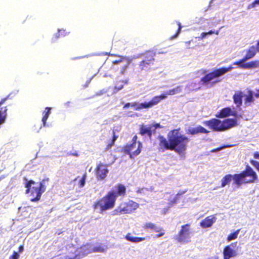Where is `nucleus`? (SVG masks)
Listing matches in <instances>:
<instances>
[{
	"mask_svg": "<svg viewBox=\"0 0 259 259\" xmlns=\"http://www.w3.org/2000/svg\"><path fill=\"white\" fill-rule=\"evenodd\" d=\"M123 83H127V81H119L116 83L114 87V94L116 93L123 88Z\"/></svg>",
	"mask_w": 259,
	"mask_h": 259,
	"instance_id": "28",
	"label": "nucleus"
},
{
	"mask_svg": "<svg viewBox=\"0 0 259 259\" xmlns=\"http://www.w3.org/2000/svg\"><path fill=\"white\" fill-rule=\"evenodd\" d=\"M255 93L251 91L248 90L245 94H244V103L247 106L250 105L254 101V97H255Z\"/></svg>",
	"mask_w": 259,
	"mask_h": 259,
	"instance_id": "17",
	"label": "nucleus"
},
{
	"mask_svg": "<svg viewBox=\"0 0 259 259\" xmlns=\"http://www.w3.org/2000/svg\"><path fill=\"white\" fill-rule=\"evenodd\" d=\"M239 232H240V229H238V230H236L235 232H234V233H231L230 235H229L227 237V241L228 242H230L232 240L236 239L238 237Z\"/></svg>",
	"mask_w": 259,
	"mask_h": 259,
	"instance_id": "30",
	"label": "nucleus"
},
{
	"mask_svg": "<svg viewBox=\"0 0 259 259\" xmlns=\"http://www.w3.org/2000/svg\"><path fill=\"white\" fill-rule=\"evenodd\" d=\"M257 178V176L256 172L251 167L247 165L246 169L240 174L226 175L221 180V186L222 187H225L233 180L234 184L239 187L243 183L254 182Z\"/></svg>",
	"mask_w": 259,
	"mask_h": 259,
	"instance_id": "3",
	"label": "nucleus"
},
{
	"mask_svg": "<svg viewBox=\"0 0 259 259\" xmlns=\"http://www.w3.org/2000/svg\"><path fill=\"white\" fill-rule=\"evenodd\" d=\"M125 59H131L130 57L118 56L115 60H112V62L114 64H118L120 63L123 64Z\"/></svg>",
	"mask_w": 259,
	"mask_h": 259,
	"instance_id": "29",
	"label": "nucleus"
},
{
	"mask_svg": "<svg viewBox=\"0 0 259 259\" xmlns=\"http://www.w3.org/2000/svg\"><path fill=\"white\" fill-rule=\"evenodd\" d=\"M70 102H67V103H65V105L66 106H69V104Z\"/></svg>",
	"mask_w": 259,
	"mask_h": 259,
	"instance_id": "60",
	"label": "nucleus"
},
{
	"mask_svg": "<svg viewBox=\"0 0 259 259\" xmlns=\"http://www.w3.org/2000/svg\"><path fill=\"white\" fill-rule=\"evenodd\" d=\"M148 191V189L143 188L139 189L137 191V193L143 194L145 195V194H146L147 191Z\"/></svg>",
	"mask_w": 259,
	"mask_h": 259,
	"instance_id": "34",
	"label": "nucleus"
},
{
	"mask_svg": "<svg viewBox=\"0 0 259 259\" xmlns=\"http://www.w3.org/2000/svg\"><path fill=\"white\" fill-rule=\"evenodd\" d=\"M19 257V254L17 252L14 251L13 254L9 257V259H18Z\"/></svg>",
	"mask_w": 259,
	"mask_h": 259,
	"instance_id": "35",
	"label": "nucleus"
},
{
	"mask_svg": "<svg viewBox=\"0 0 259 259\" xmlns=\"http://www.w3.org/2000/svg\"><path fill=\"white\" fill-rule=\"evenodd\" d=\"M85 179H86V174H84L83 177L81 178V179L79 181V186L80 187H83L85 183Z\"/></svg>",
	"mask_w": 259,
	"mask_h": 259,
	"instance_id": "33",
	"label": "nucleus"
},
{
	"mask_svg": "<svg viewBox=\"0 0 259 259\" xmlns=\"http://www.w3.org/2000/svg\"><path fill=\"white\" fill-rule=\"evenodd\" d=\"M230 115L234 116H237V112L236 111L232 110L230 107H226L222 109L220 112L216 115L217 117H225Z\"/></svg>",
	"mask_w": 259,
	"mask_h": 259,
	"instance_id": "15",
	"label": "nucleus"
},
{
	"mask_svg": "<svg viewBox=\"0 0 259 259\" xmlns=\"http://www.w3.org/2000/svg\"><path fill=\"white\" fill-rule=\"evenodd\" d=\"M192 235L193 233L190 225L186 224L182 226V229L179 234L178 240L180 242H188Z\"/></svg>",
	"mask_w": 259,
	"mask_h": 259,
	"instance_id": "12",
	"label": "nucleus"
},
{
	"mask_svg": "<svg viewBox=\"0 0 259 259\" xmlns=\"http://www.w3.org/2000/svg\"><path fill=\"white\" fill-rule=\"evenodd\" d=\"M236 244L237 242H235L225 247L223 250L224 259H230L237 255V252L233 248Z\"/></svg>",
	"mask_w": 259,
	"mask_h": 259,
	"instance_id": "13",
	"label": "nucleus"
},
{
	"mask_svg": "<svg viewBox=\"0 0 259 259\" xmlns=\"http://www.w3.org/2000/svg\"><path fill=\"white\" fill-rule=\"evenodd\" d=\"M258 62L257 61H252L246 63V61L243 58L239 61L234 62L233 65H238L239 67L242 69H251L255 68L258 66Z\"/></svg>",
	"mask_w": 259,
	"mask_h": 259,
	"instance_id": "14",
	"label": "nucleus"
},
{
	"mask_svg": "<svg viewBox=\"0 0 259 259\" xmlns=\"http://www.w3.org/2000/svg\"><path fill=\"white\" fill-rule=\"evenodd\" d=\"M23 246H20L19 247V251L21 252V251H23Z\"/></svg>",
	"mask_w": 259,
	"mask_h": 259,
	"instance_id": "55",
	"label": "nucleus"
},
{
	"mask_svg": "<svg viewBox=\"0 0 259 259\" xmlns=\"http://www.w3.org/2000/svg\"><path fill=\"white\" fill-rule=\"evenodd\" d=\"M185 44L187 45V46H188L190 44V41H186L185 42Z\"/></svg>",
	"mask_w": 259,
	"mask_h": 259,
	"instance_id": "57",
	"label": "nucleus"
},
{
	"mask_svg": "<svg viewBox=\"0 0 259 259\" xmlns=\"http://www.w3.org/2000/svg\"><path fill=\"white\" fill-rule=\"evenodd\" d=\"M152 126L151 125H142L140 127V134L142 136L147 134L149 138H151L152 136Z\"/></svg>",
	"mask_w": 259,
	"mask_h": 259,
	"instance_id": "19",
	"label": "nucleus"
},
{
	"mask_svg": "<svg viewBox=\"0 0 259 259\" xmlns=\"http://www.w3.org/2000/svg\"><path fill=\"white\" fill-rule=\"evenodd\" d=\"M167 138L168 140L163 136L158 137L159 151L163 152L166 150H174L181 155L186 150L189 139L179 130H174L169 132Z\"/></svg>",
	"mask_w": 259,
	"mask_h": 259,
	"instance_id": "1",
	"label": "nucleus"
},
{
	"mask_svg": "<svg viewBox=\"0 0 259 259\" xmlns=\"http://www.w3.org/2000/svg\"><path fill=\"white\" fill-rule=\"evenodd\" d=\"M126 193L125 187L121 184L115 185L112 190L101 199L94 204L95 209L101 213L104 211L114 207L115 201L118 196H124Z\"/></svg>",
	"mask_w": 259,
	"mask_h": 259,
	"instance_id": "2",
	"label": "nucleus"
},
{
	"mask_svg": "<svg viewBox=\"0 0 259 259\" xmlns=\"http://www.w3.org/2000/svg\"><path fill=\"white\" fill-rule=\"evenodd\" d=\"M233 68H234L232 66H230L228 68H221L218 69H215L212 72L206 74L204 77L201 78V81L203 82L204 83L206 84L208 82L212 80L213 79L218 78L226 73L231 71Z\"/></svg>",
	"mask_w": 259,
	"mask_h": 259,
	"instance_id": "6",
	"label": "nucleus"
},
{
	"mask_svg": "<svg viewBox=\"0 0 259 259\" xmlns=\"http://www.w3.org/2000/svg\"><path fill=\"white\" fill-rule=\"evenodd\" d=\"M196 87V83L195 82H190L185 87V91L186 92L189 93L190 91L194 90V88Z\"/></svg>",
	"mask_w": 259,
	"mask_h": 259,
	"instance_id": "31",
	"label": "nucleus"
},
{
	"mask_svg": "<svg viewBox=\"0 0 259 259\" xmlns=\"http://www.w3.org/2000/svg\"><path fill=\"white\" fill-rule=\"evenodd\" d=\"M142 146V143L138 142V143L126 145L124 147L123 151L125 153L129 155L130 157L132 159L140 153Z\"/></svg>",
	"mask_w": 259,
	"mask_h": 259,
	"instance_id": "7",
	"label": "nucleus"
},
{
	"mask_svg": "<svg viewBox=\"0 0 259 259\" xmlns=\"http://www.w3.org/2000/svg\"><path fill=\"white\" fill-rule=\"evenodd\" d=\"M203 124L215 131H224L237 125V121L234 118H228L221 121L216 118L204 121Z\"/></svg>",
	"mask_w": 259,
	"mask_h": 259,
	"instance_id": "4",
	"label": "nucleus"
},
{
	"mask_svg": "<svg viewBox=\"0 0 259 259\" xmlns=\"http://www.w3.org/2000/svg\"><path fill=\"white\" fill-rule=\"evenodd\" d=\"M177 196H175L171 200H170V205L172 206L173 204H175L177 202Z\"/></svg>",
	"mask_w": 259,
	"mask_h": 259,
	"instance_id": "38",
	"label": "nucleus"
},
{
	"mask_svg": "<svg viewBox=\"0 0 259 259\" xmlns=\"http://www.w3.org/2000/svg\"><path fill=\"white\" fill-rule=\"evenodd\" d=\"M196 127L197 129V130L198 133H201L207 134L209 132L207 130H206L205 128H204L203 127H202L200 125L197 126H196Z\"/></svg>",
	"mask_w": 259,
	"mask_h": 259,
	"instance_id": "32",
	"label": "nucleus"
},
{
	"mask_svg": "<svg viewBox=\"0 0 259 259\" xmlns=\"http://www.w3.org/2000/svg\"><path fill=\"white\" fill-rule=\"evenodd\" d=\"M152 127H155L154 129H155V128H157L159 127L160 126V124H156L155 125H152Z\"/></svg>",
	"mask_w": 259,
	"mask_h": 259,
	"instance_id": "52",
	"label": "nucleus"
},
{
	"mask_svg": "<svg viewBox=\"0 0 259 259\" xmlns=\"http://www.w3.org/2000/svg\"><path fill=\"white\" fill-rule=\"evenodd\" d=\"M137 139V136H135L133 137V140H132L133 143H137V141H136Z\"/></svg>",
	"mask_w": 259,
	"mask_h": 259,
	"instance_id": "46",
	"label": "nucleus"
},
{
	"mask_svg": "<svg viewBox=\"0 0 259 259\" xmlns=\"http://www.w3.org/2000/svg\"><path fill=\"white\" fill-rule=\"evenodd\" d=\"M214 0H211V1L210 2V3H211Z\"/></svg>",
	"mask_w": 259,
	"mask_h": 259,
	"instance_id": "62",
	"label": "nucleus"
},
{
	"mask_svg": "<svg viewBox=\"0 0 259 259\" xmlns=\"http://www.w3.org/2000/svg\"><path fill=\"white\" fill-rule=\"evenodd\" d=\"M139 204L133 200L121 203L119 206V211L123 214L131 213L137 209Z\"/></svg>",
	"mask_w": 259,
	"mask_h": 259,
	"instance_id": "11",
	"label": "nucleus"
},
{
	"mask_svg": "<svg viewBox=\"0 0 259 259\" xmlns=\"http://www.w3.org/2000/svg\"><path fill=\"white\" fill-rule=\"evenodd\" d=\"M51 108H50V107H47L46 108V110L44 112L43 114H44V116L42 117V123H43V126H46V121L49 116V115L50 114V113H51Z\"/></svg>",
	"mask_w": 259,
	"mask_h": 259,
	"instance_id": "27",
	"label": "nucleus"
},
{
	"mask_svg": "<svg viewBox=\"0 0 259 259\" xmlns=\"http://www.w3.org/2000/svg\"><path fill=\"white\" fill-rule=\"evenodd\" d=\"M217 220V218L214 215H210L206 217L200 223V226L203 228L210 227Z\"/></svg>",
	"mask_w": 259,
	"mask_h": 259,
	"instance_id": "16",
	"label": "nucleus"
},
{
	"mask_svg": "<svg viewBox=\"0 0 259 259\" xmlns=\"http://www.w3.org/2000/svg\"><path fill=\"white\" fill-rule=\"evenodd\" d=\"M114 143H112V142L111 143V144H109L107 146V147L106 148V150H108L113 145Z\"/></svg>",
	"mask_w": 259,
	"mask_h": 259,
	"instance_id": "47",
	"label": "nucleus"
},
{
	"mask_svg": "<svg viewBox=\"0 0 259 259\" xmlns=\"http://www.w3.org/2000/svg\"><path fill=\"white\" fill-rule=\"evenodd\" d=\"M59 35H58L57 34L56 35V38H59Z\"/></svg>",
	"mask_w": 259,
	"mask_h": 259,
	"instance_id": "61",
	"label": "nucleus"
},
{
	"mask_svg": "<svg viewBox=\"0 0 259 259\" xmlns=\"http://www.w3.org/2000/svg\"><path fill=\"white\" fill-rule=\"evenodd\" d=\"M106 92H107L105 90H103L101 91L100 92L97 93V95L99 96V95H101L103 94L104 93H106Z\"/></svg>",
	"mask_w": 259,
	"mask_h": 259,
	"instance_id": "45",
	"label": "nucleus"
},
{
	"mask_svg": "<svg viewBox=\"0 0 259 259\" xmlns=\"http://www.w3.org/2000/svg\"><path fill=\"white\" fill-rule=\"evenodd\" d=\"M93 252V244H87L76 250L75 256L71 257L67 256H66V259H80Z\"/></svg>",
	"mask_w": 259,
	"mask_h": 259,
	"instance_id": "8",
	"label": "nucleus"
},
{
	"mask_svg": "<svg viewBox=\"0 0 259 259\" xmlns=\"http://www.w3.org/2000/svg\"><path fill=\"white\" fill-rule=\"evenodd\" d=\"M143 227L145 229H150L155 232H159L162 231V228L160 226L151 222L146 223Z\"/></svg>",
	"mask_w": 259,
	"mask_h": 259,
	"instance_id": "21",
	"label": "nucleus"
},
{
	"mask_svg": "<svg viewBox=\"0 0 259 259\" xmlns=\"http://www.w3.org/2000/svg\"><path fill=\"white\" fill-rule=\"evenodd\" d=\"M256 50L257 52H259V41H258V42L257 44Z\"/></svg>",
	"mask_w": 259,
	"mask_h": 259,
	"instance_id": "54",
	"label": "nucleus"
},
{
	"mask_svg": "<svg viewBox=\"0 0 259 259\" xmlns=\"http://www.w3.org/2000/svg\"><path fill=\"white\" fill-rule=\"evenodd\" d=\"M166 98L165 95H161L155 96L149 102H145L142 103H137L136 110H141L143 108H149L158 104L161 100Z\"/></svg>",
	"mask_w": 259,
	"mask_h": 259,
	"instance_id": "9",
	"label": "nucleus"
},
{
	"mask_svg": "<svg viewBox=\"0 0 259 259\" xmlns=\"http://www.w3.org/2000/svg\"><path fill=\"white\" fill-rule=\"evenodd\" d=\"M254 157L255 158L259 159V154L257 153H255L254 155Z\"/></svg>",
	"mask_w": 259,
	"mask_h": 259,
	"instance_id": "51",
	"label": "nucleus"
},
{
	"mask_svg": "<svg viewBox=\"0 0 259 259\" xmlns=\"http://www.w3.org/2000/svg\"><path fill=\"white\" fill-rule=\"evenodd\" d=\"M183 89L182 85H179L172 89L169 90L165 92L164 94L167 97V95H174L180 93Z\"/></svg>",
	"mask_w": 259,
	"mask_h": 259,
	"instance_id": "24",
	"label": "nucleus"
},
{
	"mask_svg": "<svg viewBox=\"0 0 259 259\" xmlns=\"http://www.w3.org/2000/svg\"><path fill=\"white\" fill-rule=\"evenodd\" d=\"M255 3H256L257 5H259V0H255Z\"/></svg>",
	"mask_w": 259,
	"mask_h": 259,
	"instance_id": "58",
	"label": "nucleus"
},
{
	"mask_svg": "<svg viewBox=\"0 0 259 259\" xmlns=\"http://www.w3.org/2000/svg\"><path fill=\"white\" fill-rule=\"evenodd\" d=\"M243 97H244V94L240 91L236 92L233 95L234 102L237 107H239L242 105Z\"/></svg>",
	"mask_w": 259,
	"mask_h": 259,
	"instance_id": "18",
	"label": "nucleus"
},
{
	"mask_svg": "<svg viewBox=\"0 0 259 259\" xmlns=\"http://www.w3.org/2000/svg\"><path fill=\"white\" fill-rule=\"evenodd\" d=\"M94 252H103L107 249V247L102 244H93Z\"/></svg>",
	"mask_w": 259,
	"mask_h": 259,
	"instance_id": "26",
	"label": "nucleus"
},
{
	"mask_svg": "<svg viewBox=\"0 0 259 259\" xmlns=\"http://www.w3.org/2000/svg\"><path fill=\"white\" fill-rule=\"evenodd\" d=\"M137 102H134V103H131V106L132 107H135L136 108V106H137Z\"/></svg>",
	"mask_w": 259,
	"mask_h": 259,
	"instance_id": "48",
	"label": "nucleus"
},
{
	"mask_svg": "<svg viewBox=\"0 0 259 259\" xmlns=\"http://www.w3.org/2000/svg\"><path fill=\"white\" fill-rule=\"evenodd\" d=\"M131 106V103H126L123 107L124 108H127L128 107H129L130 106Z\"/></svg>",
	"mask_w": 259,
	"mask_h": 259,
	"instance_id": "50",
	"label": "nucleus"
},
{
	"mask_svg": "<svg viewBox=\"0 0 259 259\" xmlns=\"http://www.w3.org/2000/svg\"><path fill=\"white\" fill-rule=\"evenodd\" d=\"M256 51V48L254 46L250 47L247 51V53L243 58L246 61L252 58L255 55Z\"/></svg>",
	"mask_w": 259,
	"mask_h": 259,
	"instance_id": "22",
	"label": "nucleus"
},
{
	"mask_svg": "<svg viewBox=\"0 0 259 259\" xmlns=\"http://www.w3.org/2000/svg\"><path fill=\"white\" fill-rule=\"evenodd\" d=\"M45 181L40 183H35L32 180L27 181L25 179V186L27 188L26 193H31L30 198L31 201H36L39 200L41 195L46 190V186L44 184Z\"/></svg>",
	"mask_w": 259,
	"mask_h": 259,
	"instance_id": "5",
	"label": "nucleus"
},
{
	"mask_svg": "<svg viewBox=\"0 0 259 259\" xmlns=\"http://www.w3.org/2000/svg\"><path fill=\"white\" fill-rule=\"evenodd\" d=\"M215 31L214 30H210L209 32H207V34H212L213 33H214Z\"/></svg>",
	"mask_w": 259,
	"mask_h": 259,
	"instance_id": "53",
	"label": "nucleus"
},
{
	"mask_svg": "<svg viewBox=\"0 0 259 259\" xmlns=\"http://www.w3.org/2000/svg\"><path fill=\"white\" fill-rule=\"evenodd\" d=\"M159 232H160V233L156 235V237L157 238L161 237V236H162L164 234V232L163 230H162L161 231H160Z\"/></svg>",
	"mask_w": 259,
	"mask_h": 259,
	"instance_id": "44",
	"label": "nucleus"
},
{
	"mask_svg": "<svg viewBox=\"0 0 259 259\" xmlns=\"http://www.w3.org/2000/svg\"><path fill=\"white\" fill-rule=\"evenodd\" d=\"M257 5L256 3H255V2L254 1L253 3H252L251 4H250L248 6V9H250L251 8H253L256 6V5Z\"/></svg>",
	"mask_w": 259,
	"mask_h": 259,
	"instance_id": "39",
	"label": "nucleus"
},
{
	"mask_svg": "<svg viewBox=\"0 0 259 259\" xmlns=\"http://www.w3.org/2000/svg\"><path fill=\"white\" fill-rule=\"evenodd\" d=\"M113 140H112V143H114V142L115 141V140L118 138V136L115 135L114 130L113 131Z\"/></svg>",
	"mask_w": 259,
	"mask_h": 259,
	"instance_id": "40",
	"label": "nucleus"
},
{
	"mask_svg": "<svg viewBox=\"0 0 259 259\" xmlns=\"http://www.w3.org/2000/svg\"><path fill=\"white\" fill-rule=\"evenodd\" d=\"M110 158L111 159L108 163H106L105 164L100 163L98 165L96 168V173L98 178L101 180H103L106 177L107 174L109 171L108 169L107 168V167L110 165L114 162V160L112 158L111 155L110 156Z\"/></svg>",
	"mask_w": 259,
	"mask_h": 259,
	"instance_id": "10",
	"label": "nucleus"
},
{
	"mask_svg": "<svg viewBox=\"0 0 259 259\" xmlns=\"http://www.w3.org/2000/svg\"><path fill=\"white\" fill-rule=\"evenodd\" d=\"M214 33L218 35L219 33V30H217L216 31H215Z\"/></svg>",
	"mask_w": 259,
	"mask_h": 259,
	"instance_id": "59",
	"label": "nucleus"
},
{
	"mask_svg": "<svg viewBox=\"0 0 259 259\" xmlns=\"http://www.w3.org/2000/svg\"><path fill=\"white\" fill-rule=\"evenodd\" d=\"M255 97L259 98V90H256V92L255 94Z\"/></svg>",
	"mask_w": 259,
	"mask_h": 259,
	"instance_id": "49",
	"label": "nucleus"
},
{
	"mask_svg": "<svg viewBox=\"0 0 259 259\" xmlns=\"http://www.w3.org/2000/svg\"><path fill=\"white\" fill-rule=\"evenodd\" d=\"M126 240L138 243L145 240V238L143 237H137L133 236L131 233H128L125 237Z\"/></svg>",
	"mask_w": 259,
	"mask_h": 259,
	"instance_id": "23",
	"label": "nucleus"
},
{
	"mask_svg": "<svg viewBox=\"0 0 259 259\" xmlns=\"http://www.w3.org/2000/svg\"><path fill=\"white\" fill-rule=\"evenodd\" d=\"M153 60V56H151L149 59L145 60L142 61L140 64V67L141 70H147L149 69V67L152 64Z\"/></svg>",
	"mask_w": 259,
	"mask_h": 259,
	"instance_id": "20",
	"label": "nucleus"
},
{
	"mask_svg": "<svg viewBox=\"0 0 259 259\" xmlns=\"http://www.w3.org/2000/svg\"><path fill=\"white\" fill-rule=\"evenodd\" d=\"M132 60V59H125L124 63L123 64H122L121 66L120 72L121 74H123L125 73L126 69L128 68V66L131 63Z\"/></svg>",
	"mask_w": 259,
	"mask_h": 259,
	"instance_id": "25",
	"label": "nucleus"
},
{
	"mask_svg": "<svg viewBox=\"0 0 259 259\" xmlns=\"http://www.w3.org/2000/svg\"><path fill=\"white\" fill-rule=\"evenodd\" d=\"M65 30L63 29H59L58 30V33H60L61 35L65 36L66 35V33H65Z\"/></svg>",
	"mask_w": 259,
	"mask_h": 259,
	"instance_id": "41",
	"label": "nucleus"
},
{
	"mask_svg": "<svg viewBox=\"0 0 259 259\" xmlns=\"http://www.w3.org/2000/svg\"><path fill=\"white\" fill-rule=\"evenodd\" d=\"M223 148V147H221V148L213 149L211 151V152H212V153L218 152L220 151V150H221Z\"/></svg>",
	"mask_w": 259,
	"mask_h": 259,
	"instance_id": "42",
	"label": "nucleus"
},
{
	"mask_svg": "<svg viewBox=\"0 0 259 259\" xmlns=\"http://www.w3.org/2000/svg\"><path fill=\"white\" fill-rule=\"evenodd\" d=\"M207 35V32H202L201 34L200 38H201V39H203V38H205L206 36Z\"/></svg>",
	"mask_w": 259,
	"mask_h": 259,
	"instance_id": "43",
	"label": "nucleus"
},
{
	"mask_svg": "<svg viewBox=\"0 0 259 259\" xmlns=\"http://www.w3.org/2000/svg\"><path fill=\"white\" fill-rule=\"evenodd\" d=\"M178 24L179 25V29H178V32H177V33L175 35L171 37V38H174L176 37L179 35V34L180 33V31H181V23L180 22H178Z\"/></svg>",
	"mask_w": 259,
	"mask_h": 259,
	"instance_id": "37",
	"label": "nucleus"
},
{
	"mask_svg": "<svg viewBox=\"0 0 259 259\" xmlns=\"http://www.w3.org/2000/svg\"><path fill=\"white\" fill-rule=\"evenodd\" d=\"M209 259H218V257L217 256H214L210 257Z\"/></svg>",
	"mask_w": 259,
	"mask_h": 259,
	"instance_id": "56",
	"label": "nucleus"
},
{
	"mask_svg": "<svg viewBox=\"0 0 259 259\" xmlns=\"http://www.w3.org/2000/svg\"><path fill=\"white\" fill-rule=\"evenodd\" d=\"M197 130V127H195L192 128L190 129L189 132L191 133V134L194 135V134L198 133Z\"/></svg>",
	"mask_w": 259,
	"mask_h": 259,
	"instance_id": "36",
	"label": "nucleus"
}]
</instances>
